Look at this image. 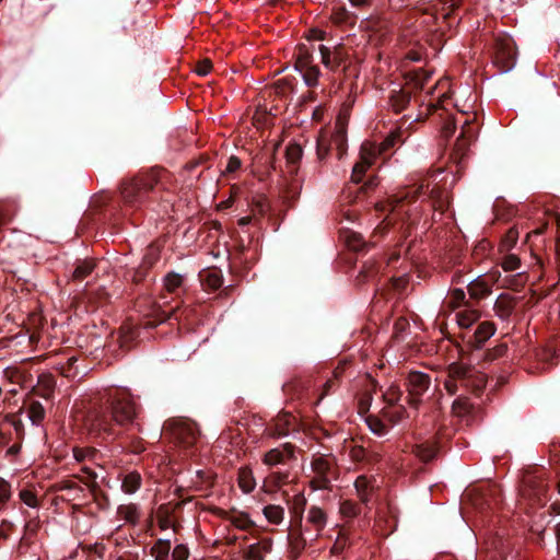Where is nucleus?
<instances>
[{"mask_svg":"<svg viewBox=\"0 0 560 560\" xmlns=\"http://www.w3.org/2000/svg\"><path fill=\"white\" fill-rule=\"evenodd\" d=\"M331 21L338 25L347 24V23H351L352 16L350 15V13L347 11L346 8L338 7V8H335L331 13Z\"/></svg>","mask_w":560,"mask_h":560,"instance_id":"nucleus-36","label":"nucleus"},{"mask_svg":"<svg viewBox=\"0 0 560 560\" xmlns=\"http://www.w3.org/2000/svg\"><path fill=\"white\" fill-rule=\"evenodd\" d=\"M385 401L389 405H396L401 397V392L398 386L390 385L387 390L383 394Z\"/></svg>","mask_w":560,"mask_h":560,"instance_id":"nucleus-41","label":"nucleus"},{"mask_svg":"<svg viewBox=\"0 0 560 560\" xmlns=\"http://www.w3.org/2000/svg\"><path fill=\"white\" fill-rule=\"evenodd\" d=\"M112 421L119 425L131 423L137 415V406L128 396L117 397L112 401Z\"/></svg>","mask_w":560,"mask_h":560,"instance_id":"nucleus-5","label":"nucleus"},{"mask_svg":"<svg viewBox=\"0 0 560 560\" xmlns=\"http://www.w3.org/2000/svg\"><path fill=\"white\" fill-rule=\"evenodd\" d=\"M546 228H547V223H542L539 226L528 231L527 232V236H526L527 246L529 245V240H530L532 234H534V235H541Z\"/></svg>","mask_w":560,"mask_h":560,"instance_id":"nucleus-60","label":"nucleus"},{"mask_svg":"<svg viewBox=\"0 0 560 560\" xmlns=\"http://www.w3.org/2000/svg\"><path fill=\"white\" fill-rule=\"evenodd\" d=\"M455 129H456V124L454 120L450 119V120L445 121V124L442 128L443 137H445V138L451 137L455 132Z\"/></svg>","mask_w":560,"mask_h":560,"instance_id":"nucleus-57","label":"nucleus"},{"mask_svg":"<svg viewBox=\"0 0 560 560\" xmlns=\"http://www.w3.org/2000/svg\"><path fill=\"white\" fill-rule=\"evenodd\" d=\"M166 430L171 435L185 446H190L197 441V430L191 422L185 420H174L167 422Z\"/></svg>","mask_w":560,"mask_h":560,"instance_id":"nucleus-8","label":"nucleus"},{"mask_svg":"<svg viewBox=\"0 0 560 560\" xmlns=\"http://www.w3.org/2000/svg\"><path fill=\"white\" fill-rule=\"evenodd\" d=\"M322 62L328 69H336L339 67L343 60V54L340 48H334V50L329 49L325 45H319L318 47Z\"/></svg>","mask_w":560,"mask_h":560,"instance_id":"nucleus-13","label":"nucleus"},{"mask_svg":"<svg viewBox=\"0 0 560 560\" xmlns=\"http://www.w3.org/2000/svg\"><path fill=\"white\" fill-rule=\"evenodd\" d=\"M85 428L92 433H113L112 422L101 411L94 410L88 415L84 422Z\"/></svg>","mask_w":560,"mask_h":560,"instance_id":"nucleus-9","label":"nucleus"},{"mask_svg":"<svg viewBox=\"0 0 560 560\" xmlns=\"http://www.w3.org/2000/svg\"><path fill=\"white\" fill-rule=\"evenodd\" d=\"M117 514L121 520L130 524H136L139 520L140 513L136 504H122L118 508Z\"/></svg>","mask_w":560,"mask_h":560,"instance_id":"nucleus-21","label":"nucleus"},{"mask_svg":"<svg viewBox=\"0 0 560 560\" xmlns=\"http://www.w3.org/2000/svg\"><path fill=\"white\" fill-rule=\"evenodd\" d=\"M203 284L212 290H215L222 285V276L218 270H208L202 276Z\"/></svg>","mask_w":560,"mask_h":560,"instance_id":"nucleus-31","label":"nucleus"},{"mask_svg":"<svg viewBox=\"0 0 560 560\" xmlns=\"http://www.w3.org/2000/svg\"><path fill=\"white\" fill-rule=\"evenodd\" d=\"M347 145V116L340 114L336 120L334 132L328 138L326 132H322L317 139V153L323 158L331 150L337 151V155L341 158Z\"/></svg>","mask_w":560,"mask_h":560,"instance_id":"nucleus-3","label":"nucleus"},{"mask_svg":"<svg viewBox=\"0 0 560 560\" xmlns=\"http://www.w3.org/2000/svg\"><path fill=\"white\" fill-rule=\"evenodd\" d=\"M94 268H95V264L93 260H89V259L81 260L78 262L77 267L74 268V270L72 272V279L82 281L83 279H85L88 276H90L92 273Z\"/></svg>","mask_w":560,"mask_h":560,"instance_id":"nucleus-25","label":"nucleus"},{"mask_svg":"<svg viewBox=\"0 0 560 560\" xmlns=\"http://www.w3.org/2000/svg\"><path fill=\"white\" fill-rule=\"evenodd\" d=\"M311 61H312L311 55L308 54V51L303 48H300V51H299V55H298L296 61H295V69L296 70L305 69V67L312 66Z\"/></svg>","mask_w":560,"mask_h":560,"instance_id":"nucleus-42","label":"nucleus"},{"mask_svg":"<svg viewBox=\"0 0 560 560\" xmlns=\"http://www.w3.org/2000/svg\"><path fill=\"white\" fill-rule=\"evenodd\" d=\"M188 558L189 550L185 545L179 544L173 549L172 560H188Z\"/></svg>","mask_w":560,"mask_h":560,"instance_id":"nucleus-47","label":"nucleus"},{"mask_svg":"<svg viewBox=\"0 0 560 560\" xmlns=\"http://www.w3.org/2000/svg\"><path fill=\"white\" fill-rule=\"evenodd\" d=\"M431 384L430 376L425 373L413 371L408 375V395L409 404L415 408L421 401V396L429 389Z\"/></svg>","mask_w":560,"mask_h":560,"instance_id":"nucleus-6","label":"nucleus"},{"mask_svg":"<svg viewBox=\"0 0 560 560\" xmlns=\"http://www.w3.org/2000/svg\"><path fill=\"white\" fill-rule=\"evenodd\" d=\"M141 486V476L137 471L128 472L121 483V489L127 494H132L139 490Z\"/></svg>","mask_w":560,"mask_h":560,"instance_id":"nucleus-20","label":"nucleus"},{"mask_svg":"<svg viewBox=\"0 0 560 560\" xmlns=\"http://www.w3.org/2000/svg\"><path fill=\"white\" fill-rule=\"evenodd\" d=\"M170 551L171 542L164 539H159L151 549V553L155 560H168Z\"/></svg>","mask_w":560,"mask_h":560,"instance_id":"nucleus-28","label":"nucleus"},{"mask_svg":"<svg viewBox=\"0 0 560 560\" xmlns=\"http://www.w3.org/2000/svg\"><path fill=\"white\" fill-rule=\"evenodd\" d=\"M529 258H530V266H532V272L535 273V279H540L541 275L539 273L541 267H542V259L540 255L537 253V250L530 245L529 246ZM529 262L527 261V266Z\"/></svg>","mask_w":560,"mask_h":560,"instance_id":"nucleus-34","label":"nucleus"},{"mask_svg":"<svg viewBox=\"0 0 560 560\" xmlns=\"http://www.w3.org/2000/svg\"><path fill=\"white\" fill-rule=\"evenodd\" d=\"M183 284V277L178 273H167L164 277V288L167 292H176Z\"/></svg>","mask_w":560,"mask_h":560,"instance_id":"nucleus-33","label":"nucleus"},{"mask_svg":"<svg viewBox=\"0 0 560 560\" xmlns=\"http://www.w3.org/2000/svg\"><path fill=\"white\" fill-rule=\"evenodd\" d=\"M290 557L298 559L306 547V540L302 533H293L288 536Z\"/></svg>","mask_w":560,"mask_h":560,"instance_id":"nucleus-16","label":"nucleus"},{"mask_svg":"<svg viewBox=\"0 0 560 560\" xmlns=\"http://www.w3.org/2000/svg\"><path fill=\"white\" fill-rule=\"evenodd\" d=\"M287 160L290 163H296L302 156V149L299 144H290L285 151Z\"/></svg>","mask_w":560,"mask_h":560,"instance_id":"nucleus-44","label":"nucleus"},{"mask_svg":"<svg viewBox=\"0 0 560 560\" xmlns=\"http://www.w3.org/2000/svg\"><path fill=\"white\" fill-rule=\"evenodd\" d=\"M265 517L269 523L278 525L283 521L284 510L280 505L269 504L262 510Z\"/></svg>","mask_w":560,"mask_h":560,"instance_id":"nucleus-26","label":"nucleus"},{"mask_svg":"<svg viewBox=\"0 0 560 560\" xmlns=\"http://www.w3.org/2000/svg\"><path fill=\"white\" fill-rule=\"evenodd\" d=\"M495 332L494 324L491 322H482L478 325L474 336L471 346L476 349H480L483 343L491 338Z\"/></svg>","mask_w":560,"mask_h":560,"instance_id":"nucleus-14","label":"nucleus"},{"mask_svg":"<svg viewBox=\"0 0 560 560\" xmlns=\"http://www.w3.org/2000/svg\"><path fill=\"white\" fill-rule=\"evenodd\" d=\"M19 497L20 500L30 508H36L38 505V500L31 490H21Z\"/></svg>","mask_w":560,"mask_h":560,"instance_id":"nucleus-43","label":"nucleus"},{"mask_svg":"<svg viewBox=\"0 0 560 560\" xmlns=\"http://www.w3.org/2000/svg\"><path fill=\"white\" fill-rule=\"evenodd\" d=\"M11 498V487L2 478H0V504H4Z\"/></svg>","mask_w":560,"mask_h":560,"instance_id":"nucleus-49","label":"nucleus"},{"mask_svg":"<svg viewBox=\"0 0 560 560\" xmlns=\"http://www.w3.org/2000/svg\"><path fill=\"white\" fill-rule=\"evenodd\" d=\"M468 293L472 299L480 300L491 293V282L489 278L479 277L468 284Z\"/></svg>","mask_w":560,"mask_h":560,"instance_id":"nucleus-15","label":"nucleus"},{"mask_svg":"<svg viewBox=\"0 0 560 560\" xmlns=\"http://www.w3.org/2000/svg\"><path fill=\"white\" fill-rule=\"evenodd\" d=\"M410 101V94L404 90H393L390 94V105L396 113L402 110Z\"/></svg>","mask_w":560,"mask_h":560,"instance_id":"nucleus-22","label":"nucleus"},{"mask_svg":"<svg viewBox=\"0 0 560 560\" xmlns=\"http://www.w3.org/2000/svg\"><path fill=\"white\" fill-rule=\"evenodd\" d=\"M348 245L354 249V250H358L360 248V237L359 235L357 234H352L349 238H348Z\"/></svg>","mask_w":560,"mask_h":560,"instance_id":"nucleus-61","label":"nucleus"},{"mask_svg":"<svg viewBox=\"0 0 560 560\" xmlns=\"http://www.w3.org/2000/svg\"><path fill=\"white\" fill-rule=\"evenodd\" d=\"M158 259V249L156 247L154 246H151L149 249H148V254L145 255L144 257V262L147 265H153L154 261Z\"/></svg>","mask_w":560,"mask_h":560,"instance_id":"nucleus-59","label":"nucleus"},{"mask_svg":"<svg viewBox=\"0 0 560 560\" xmlns=\"http://www.w3.org/2000/svg\"><path fill=\"white\" fill-rule=\"evenodd\" d=\"M472 409V405L470 404L469 399L464 396H459L456 398L452 405V412L456 417L463 418L470 413Z\"/></svg>","mask_w":560,"mask_h":560,"instance_id":"nucleus-27","label":"nucleus"},{"mask_svg":"<svg viewBox=\"0 0 560 560\" xmlns=\"http://www.w3.org/2000/svg\"><path fill=\"white\" fill-rule=\"evenodd\" d=\"M407 283V279L405 277H399L394 280L393 284L396 289H404Z\"/></svg>","mask_w":560,"mask_h":560,"instance_id":"nucleus-64","label":"nucleus"},{"mask_svg":"<svg viewBox=\"0 0 560 560\" xmlns=\"http://www.w3.org/2000/svg\"><path fill=\"white\" fill-rule=\"evenodd\" d=\"M405 409L402 406H388L387 409H385L384 415L386 418H388L393 423L399 422L405 417Z\"/></svg>","mask_w":560,"mask_h":560,"instance_id":"nucleus-39","label":"nucleus"},{"mask_svg":"<svg viewBox=\"0 0 560 560\" xmlns=\"http://www.w3.org/2000/svg\"><path fill=\"white\" fill-rule=\"evenodd\" d=\"M527 504L529 501H535L538 504H544L547 499L548 486L542 480L536 481L528 478L530 475L529 467L527 466Z\"/></svg>","mask_w":560,"mask_h":560,"instance_id":"nucleus-12","label":"nucleus"},{"mask_svg":"<svg viewBox=\"0 0 560 560\" xmlns=\"http://www.w3.org/2000/svg\"><path fill=\"white\" fill-rule=\"evenodd\" d=\"M232 524L240 529H247L252 526V521L247 515L240 514L232 517Z\"/></svg>","mask_w":560,"mask_h":560,"instance_id":"nucleus-48","label":"nucleus"},{"mask_svg":"<svg viewBox=\"0 0 560 560\" xmlns=\"http://www.w3.org/2000/svg\"><path fill=\"white\" fill-rule=\"evenodd\" d=\"M77 358L74 357H71L68 359V368H62L61 370V373L66 376V377H75L78 375V372L77 371H72V368L74 365V363L77 362Z\"/></svg>","mask_w":560,"mask_h":560,"instance_id":"nucleus-56","label":"nucleus"},{"mask_svg":"<svg viewBox=\"0 0 560 560\" xmlns=\"http://www.w3.org/2000/svg\"><path fill=\"white\" fill-rule=\"evenodd\" d=\"M524 285L523 273H517L512 279L508 280V287L514 291H521Z\"/></svg>","mask_w":560,"mask_h":560,"instance_id":"nucleus-54","label":"nucleus"},{"mask_svg":"<svg viewBox=\"0 0 560 560\" xmlns=\"http://www.w3.org/2000/svg\"><path fill=\"white\" fill-rule=\"evenodd\" d=\"M471 138H472V135H466V132L464 130L462 131L460 136L457 138L455 148H454V154L459 160L466 155V153L468 151V147L471 141Z\"/></svg>","mask_w":560,"mask_h":560,"instance_id":"nucleus-29","label":"nucleus"},{"mask_svg":"<svg viewBox=\"0 0 560 560\" xmlns=\"http://www.w3.org/2000/svg\"><path fill=\"white\" fill-rule=\"evenodd\" d=\"M479 318V312L474 308H465L456 313V320L460 327L468 328Z\"/></svg>","mask_w":560,"mask_h":560,"instance_id":"nucleus-23","label":"nucleus"},{"mask_svg":"<svg viewBox=\"0 0 560 560\" xmlns=\"http://www.w3.org/2000/svg\"><path fill=\"white\" fill-rule=\"evenodd\" d=\"M429 5L435 20L446 21L459 7V0H430Z\"/></svg>","mask_w":560,"mask_h":560,"instance_id":"nucleus-11","label":"nucleus"},{"mask_svg":"<svg viewBox=\"0 0 560 560\" xmlns=\"http://www.w3.org/2000/svg\"><path fill=\"white\" fill-rule=\"evenodd\" d=\"M307 522L313 524L317 530H322L327 522L325 512L318 506H312L307 513Z\"/></svg>","mask_w":560,"mask_h":560,"instance_id":"nucleus-24","label":"nucleus"},{"mask_svg":"<svg viewBox=\"0 0 560 560\" xmlns=\"http://www.w3.org/2000/svg\"><path fill=\"white\" fill-rule=\"evenodd\" d=\"M534 357L541 361L542 363H551L553 364V359L556 358V352L548 347L542 348H535L534 349Z\"/></svg>","mask_w":560,"mask_h":560,"instance_id":"nucleus-37","label":"nucleus"},{"mask_svg":"<svg viewBox=\"0 0 560 560\" xmlns=\"http://www.w3.org/2000/svg\"><path fill=\"white\" fill-rule=\"evenodd\" d=\"M412 452L422 462H429L435 457L438 448L434 443L424 442L421 444H417L413 447Z\"/></svg>","mask_w":560,"mask_h":560,"instance_id":"nucleus-18","label":"nucleus"},{"mask_svg":"<svg viewBox=\"0 0 560 560\" xmlns=\"http://www.w3.org/2000/svg\"><path fill=\"white\" fill-rule=\"evenodd\" d=\"M238 486L244 493L252 492L256 487V481L253 471L247 468H241L238 471Z\"/></svg>","mask_w":560,"mask_h":560,"instance_id":"nucleus-19","label":"nucleus"},{"mask_svg":"<svg viewBox=\"0 0 560 560\" xmlns=\"http://www.w3.org/2000/svg\"><path fill=\"white\" fill-rule=\"evenodd\" d=\"M395 138L396 136L393 133L380 144H376L371 141H365L362 144L360 151V161L357 162L352 168V182L360 183L362 180L363 175L365 174L368 168L374 164L376 158L394 145Z\"/></svg>","mask_w":560,"mask_h":560,"instance_id":"nucleus-2","label":"nucleus"},{"mask_svg":"<svg viewBox=\"0 0 560 560\" xmlns=\"http://www.w3.org/2000/svg\"><path fill=\"white\" fill-rule=\"evenodd\" d=\"M245 557L247 560H264L261 548L258 545H250Z\"/></svg>","mask_w":560,"mask_h":560,"instance_id":"nucleus-50","label":"nucleus"},{"mask_svg":"<svg viewBox=\"0 0 560 560\" xmlns=\"http://www.w3.org/2000/svg\"><path fill=\"white\" fill-rule=\"evenodd\" d=\"M465 300V292L462 289H454L451 293V303L458 306Z\"/></svg>","mask_w":560,"mask_h":560,"instance_id":"nucleus-55","label":"nucleus"},{"mask_svg":"<svg viewBox=\"0 0 560 560\" xmlns=\"http://www.w3.org/2000/svg\"><path fill=\"white\" fill-rule=\"evenodd\" d=\"M521 266V259L514 255L506 256L502 261V268L505 271H514Z\"/></svg>","mask_w":560,"mask_h":560,"instance_id":"nucleus-46","label":"nucleus"},{"mask_svg":"<svg viewBox=\"0 0 560 560\" xmlns=\"http://www.w3.org/2000/svg\"><path fill=\"white\" fill-rule=\"evenodd\" d=\"M159 526L162 530H165L172 526V522L166 516L159 515Z\"/></svg>","mask_w":560,"mask_h":560,"instance_id":"nucleus-63","label":"nucleus"},{"mask_svg":"<svg viewBox=\"0 0 560 560\" xmlns=\"http://www.w3.org/2000/svg\"><path fill=\"white\" fill-rule=\"evenodd\" d=\"M156 183L158 175L155 173L138 176L122 184L121 196L127 203L136 205L143 200Z\"/></svg>","mask_w":560,"mask_h":560,"instance_id":"nucleus-4","label":"nucleus"},{"mask_svg":"<svg viewBox=\"0 0 560 560\" xmlns=\"http://www.w3.org/2000/svg\"><path fill=\"white\" fill-rule=\"evenodd\" d=\"M485 384V376L478 374L472 368L460 363H452L447 368L444 388L450 395H455L459 387L478 390L481 389Z\"/></svg>","mask_w":560,"mask_h":560,"instance_id":"nucleus-1","label":"nucleus"},{"mask_svg":"<svg viewBox=\"0 0 560 560\" xmlns=\"http://www.w3.org/2000/svg\"><path fill=\"white\" fill-rule=\"evenodd\" d=\"M354 487L360 500L363 503H368L370 500V494L374 489V486L372 485L371 480L365 476H359L355 479Z\"/></svg>","mask_w":560,"mask_h":560,"instance_id":"nucleus-17","label":"nucleus"},{"mask_svg":"<svg viewBox=\"0 0 560 560\" xmlns=\"http://www.w3.org/2000/svg\"><path fill=\"white\" fill-rule=\"evenodd\" d=\"M294 455L293 445L285 443L279 447L267 452L262 458V463L269 467L285 464Z\"/></svg>","mask_w":560,"mask_h":560,"instance_id":"nucleus-10","label":"nucleus"},{"mask_svg":"<svg viewBox=\"0 0 560 560\" xmlns=\"http://www.w3.org/2000/svg\"><path fill=\"white\" fill-rule=\"evenodd\" d=\"M312 470L314 477L310 485L314 490L327 489L329 486L332 470V462L330 458L317 457L312 462Z\"/></svg>","mask_w":560,"mask_h":560,"instance_id":"nucleus-7","label":"nucleus"},{"mask_svg":"<svg viewBox=\"0 0 560 560\" xmlns=\"http://www.w3.org/2000/svg\"><path fill=\"white\" fill-rule=\"evenodd\" d=\"M241 167V161L236 156H231L228 161L225 173H233Z\"/></svg>","mask_w":560,"mask_h":560,"instance_id":"nucleus-58","label":"nucleus"},{"mask_svg":"<svg viewBox=\"0 0 560 560\" xmlns=\"http://www.w3.org/2000/svg\"><path fill=\"white\" fill-rule=\"evenodd\" d=\"M82 471L85 474L84 481L88 483L95 479V472L86 465L82 467Z\"/></svg>","mask_w":560,"mask_h":560,"instance_id":"nucleus-62","label":"nucleus"},{"mask_svg":"<svg viewBox=\"0 0 560 560\" xmlns=\"http://www.w3.org/2000/svg\"><path fill=\"white\" fill-rule=\"evenodd\" d=\"M366 423H368L369 428L371 429V431L373 433H375L376 435L381 436L387 432L386 424L382 420H380L375 417H369L366 419Z\"/></svg>","mask_w":560,"mask_h":560,"instance_id":"nucleus-40","label":"nucleus"},{"mask_svg":"<svg viewBox=\"0 0 560 560\" xmlns=\"http://www.w3.org/2000/svg\"><path fill=\"white\" fill-rule=\"evenodd\" d=\"M211 68V61L209 59H203L196 65L195 71L198 75H207L210 73Z\"/></svg>","mask_w":560,"mask_h":560,"instance_id":"nucleus-52","label":"nucleus"},{"mask_svg":"<svg viewBox=\"0 0 560 560\" xmlns=\"http://www.w3.org/2000/svg\"><path fill=\"white\" fill-rule=\"evenodd\" d=\"M299 71L302 73L303 79L308 86L317 84L319 70L316 66H308L305 67V69H301Z\"/></svg>","mask_w":560,"mask_h":560,"instance_id":"nucleus-35","label":"nucleus"},{"mask_svg":"<svg viewBox=\"0 0 560 560\" xmlns=\"http://www.w3.org/2000/svg\"><path fill=\"white\" fill-rule=\"evenodd\" d=\"M340 513L345 517L352 518L360 513V508L355 502L346 500L340 504Z\"/></svg>","mask_w":560,"mask_h":560,"instance_id":"nucleus-38","label":"nucleus"},{"mask_svg":"<svg viewBox=\"0 0 560 560\" xmlns=\"http://www.w3.org/2000/svg\"><path fill=\"white\" fill-rule=\"evenodd\" d=\"M430 77L431 73L428 70L420 69L415 74L416 85L420 89H423L424 84L428 82Z\"/></svg>","mask_w":560,"mask_h":560,"instance_id":"nucleus-51","label":"nucleus"},{"mask_svg":"<svg viewBox=\"0 0 560 560\" xmlns=\"http://www.w3.org/2000/svg\"><path fill=\"white\" fill-rule=\"evenodd\" d=\"M434 90H438L439 92V102H442L444 98L448 97V93L451 92L450 82L447 79L440 80L435 86Z\"/></svg>","mask_w":560,"mask_h":560,"instance_id":"nucleus-45","label":"nucleus"},{"mask_svg":"<svg viewBox=\"0 0 560 560\" xmlns=\"http://www.w3.org/2000/svg\"><path fill=\"white\" fill-rule=\"evenodd\" d=\"M27 415L32 423L38 424L45 418V409L39 401H32L27 408Z\"/></svg>","mask_w":560,"mask_h":560,"instance_id":"nucleus-30","label":"nucleus"},{"mask_svg":"<svg viewBox=\"0 0 560 560\" xmlns=\"http://www.w3.org/2000/svg\"><path fill=\"white\" fill-rule=\"evenodd\" d=\"M97 455L96 450L92 447H74L73 457L78 463L94 460Z\"/></svg>","mask_w":560,"mask_h":560,"instance_id":"nucleus-32","label":"nucleus"},{"mask_svg":"<svg viewBox=\"0 0 560 560\" xmlns=\"http://www.w3.org/2000/svg\"><path fill=\"white\" fill-rule=\"evenodd\" d=\"M270 482L275 483L277 487H280L288 482L289 475L288 472H272L269 477Z\"/></svg>","mask_w":560,"mask_h":560,"instance_id":"nucleus-53","label":"nucleus"}]
</instances>
